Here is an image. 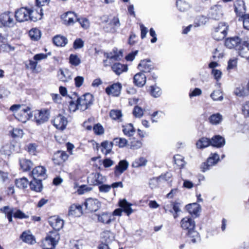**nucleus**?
Here are the masks:
<instances>
[{
    "mask_svg": "<svg viewBox=\"0 0 249 249\" xmlns=\"http://www.w3.org/2000/svg\"><path fill=\"white\" fill-rule=\"evenodd\" d=\"M32 176L35 179L42 180L47 178L46 170L42 166L35 167L32 172Z\"/></svg>",
    "mask_w": 249,
    "mask_h": 249,
    "instance_id": "nucleus-12",
    "label": "nucleus"
},
{
    "mask_svg": "<svg viewBox=\"0 0 249 249\" xmlns=\"http://www.w3.org/2000/svg\"><path fill=\"white\" fill-rule=\"evenodd\" d=\"M150 89L151 94L154 97L157 98L161 94V90L159 87L156 86H153L150 87Z\"/></svg>",
    "mask_w": 249,
    "mask_h": 249,
    "instance_id": "nucleus-54",
    "label": "nucleus"
},
{
    "mask_svg": "<svg viewBox=\"0 0 249 249\" xmlns=\"http://www.w3.org/2000/svg\"><path fill=\"white\" fill-rule=\"evenodd\" d=\"M0 22L4 26L11 27L15 24L14 15L12 13L7 12L2 14L0 16Z\"/></svg>",
    "mask_w": 249,
    "mask_h": 249,
    "instance_id": "nucleus-8",
    "label": "nucleus"
},
{
    "mask_svg": "<svg viewBox=\"0 0 249 249\" xmlns=\"http://www.w3.org/2000/svg\"><path fill=\"white\" fill-rule=\"evenodd\" d=\"M180 227L187 233L196 228V222L193 218L188 216L183 218L180 222Z\"/></svg>",
    "mask_w": 249,
    "mask_h": 249,
    "instance_id": "nucleus-7",
    "label": "nucleus"
},
{
    "mask_svg": "<svg viewBox=\"0 0 249 249\" xmlns=\"http://www.w3.org/2000/svg\"><path fill=\"white\" fill-rule=\"evenodd\" d=\"M211 97L213 101H222L223 99L222 93L220 90L213 91L211 94Z\"/></svg>",
    "mask_w": 249,
    "mask_h": 249,
    "instance_id": "nucleus-52",
    "label": "nucleus"
},
{
    "mask_svg": "<svg viewBox=\"0 0 249 249\" xmlns=\"http://www.w3.org/2000/svg\"><path fill=\"white\" fill-rule=\"evenodd\" d=\"M108 57L115 60H120L123 57V51L121 50L118 51L117 49H114L113 53H111Z\"/></svg>",
    "mask_w": 249,
    "mask_h": 249,
    "instance_id": "nucleus-49",
    "label": "nucleus"
},
{
    "mask_svg": "<svg viewBox=\"0 0 249 249\" xmlns=\"http://www.w3.org/2000/svg\"><path fill=\"white\" fill-rule=\"evenodd\" d=\"M101 150L102 152L104 154L107 155L109 154L111 151L112 143L109 142H104L101 143Z\"/></svg>",
    "mask_w": 249,
    "mask_h": 249,
    "instance_id": "nucleus-45",
    "label": "nucleus"
},
{
    "mask_svg": "<svg viewBox=\"0 0 249 249\" xmlns=\"http://www.w3.org/2000/svg\"><path fill=\"white\" fill-rule=\"evenodd\" d=\"M69 158L68 154L64 151L59 150L54 153L53 160L56 164H60L66 161Z\"/></svg>",
    "mask_w": 249,
    "mask_h": 249,
    "instance_id": "nucleus-21",
    "label": "nucleus"
},
{
    "mask_svg": "<svg viewBox=\"0 0 249 249\" xmlns=\"http://www.w3.org/2000/svg\"><path fill=\"white\" fill-rule=\"evenodd\" d=\"M119 205L127 216L133 213V210L131 208L132 204L128 202L126 199L120 200L119 202Z\"/></svg>",
    "mask_w": 249,
    "mask_h": 249,
    "instance_id": "nucleus-27",
    "label": "nucleus"
},
{
    "mask_svg": "<svg viewBox=\"0 0 249 249\" xmlns=\"http://www.w3.org/2000/svg\"><path fill=\"white\" fill-rule=\"evenodd\" d=\"M98 220L103 224H109L115 219L112 218V215L110 213L104 212L98 215Z\"/></svg>",
    "mask_w": 249,
    "mask_h": 249,
    "instance_id": "nucleus-29",
    "label": "nucleus"
},
{
    "mask_svg": "<svg viewBox=\"0 0 249 249\" xmlns=\"http://www.w3.org/2000/svg\"><path fill=\"white\" fill-rule=\"evenodd\" d=\"M0 211L1 213H4L5 217L7 218L9 222L13 221L12 216L16 218L26 219L28 218V215L18 209H14L9 206H6L0 208Z\"/></svg>",
    "mask_w": 249,
    "mask_h": 249,
    "instance_id": "nucleus-2",
    "label": "nucleus"
},
{
    "mask_svg": "<svg viewBox=\"0 0 249 249\" xmlns=\"http://www.w3.org/2000/svg\"><path fill=\"white\" fill-rule=\"evenodd\" d=\"M43 12L42 9L31 10L30 9V18L31 20L36 21L41 19L42 18Z\"/></svg>",
    "mask_w": 249,
    "mask_h": 249,
    "instance_id": "nucleus-32",
    "label": "nucleus"
},
{
    "mask_svg": "<svg viewBox=\"0 0 249 249\" xmlns=\"http://www.w3.org/2000/svg\"><path fill=\"white\" fill-rule=\"evenodd\" d=\"M61 18L63 20V23L67 26L72 25L78 19L76 15L72 12L66 13L62 15Z\"/></svg>",
    "mask_w": 249,
    "mask_h": 249,
    "instance_id": "nucleus-17",
    "label": "nucleus"
},
{
    "mask_svg": "<svg viewBox=\"0 0 249 249\" xmlns=\"http://www.w3.org/2000/svg\"><path fill=\"white\" fill-rule=\"evenodd\" d=\"M234 5L236 14L239 16H243L246 11L244 1L242 0H236Z\"/></svg>",
    "mask_w": 249,
    "mask_h": 249,
    "instance_id": "nucleus-26",
    "label": "nucleus"
},
{
    "mask_svg": "<svg viewBox=\"0 0 249 249\" xmlns=\"http://www.w3.org/2000/svg\"><path fill=\"white\" fill-rule=\"evenodd\" d=\"M242 17L243 18L244 27L247 30H249V15H244Z\"/></svg>",
    "mask_w": 249,
    "mask_h": 249,
    "instance_id": "nucleus-64",
    "label": "nucleus"
},
{
    "mask_svg": "<svg viewBox=\"0 0 249 249\" xmlns=\"http://www.w3.org/2000/svg\"><path fill=\"white\" fill-rule=\"evenodd\" d=\"M219 160V155L216 153L211 154L208 158L207 161L203 162L201 165V170L203 172H205L209 170L210 168L215 165Z\"/></svg>",
    "mask_w": 249,
    "mask_h": 249,
    "instance_id": "nucleus-6",
    "label": "nucleus"
},
{
    "mask_svg": "<svg viewBox=\"0 0 249 249\" xmlns=\"http://www.w3.org/2000/svg\"><path fill=\"white\" fill-rule=\"evenodd\" d=\"M208 15L210 18L215 20L220 19L223 15L222 7L217 5L212 7Z\"/></svg>",
    "mask_w": 249,
    "mask_h": 249,
    "instance_id": "nucleus-20",
    "label": "nucleus"
},
{
    "mask_svg": "<svg viewBox=\"0 0 249 249\" xmlns=\"http://www.w3.org/2000/svg\"><path fill=\"white\" fill-rule=\"evenodd\" d=\"M186 209L190 214L196 216L198 215V213L201 210L200 205L196 203L186 205Z\"/></svg>",
    "mask_w": 249,
    "mask_h": 249,
    "instance_id": "nucleus-31",
    "label": "nucleus"
},
{
    "mask_svg": "<svg viewBox=\"0 0 249 249\" xmlns=\"http://www.w3.org/2000/svg\"><path fill=\"white\" fill-rule=\"evenodd\" d=\"M122 116V113L120 110H111L110 112V116L113 120H119Z\"/></svg>",
    "mask_w": 249,
    "mask_h": 249,
    "instance_id": "nucleus-57",
    "label": "nucleus"
},
{
    "mask_svg": "<svg viewBox=\"0 0 249 249\" xmlns=\"http://www.w3.org/2000/svg\"><path fill=\"white\" fill-rule=\"evenodd\" d=\"M236 50L240 56L249 59V42L241 41Z\"/></svg>",
    "mask_w": 249,
    "mask_h": 249,
    "instance_id": "nucleus-16",
    "label": "nucleus"
},
{
    "mask_svg": "<svg viewBox=\"0 0 249 249\" xmlns=\"http://www.w3.org/2000/svg\"><path fill=\"white\" fill-rule=\"evenodd\" d=\"M147 163V160L143 157L139 158L132 163V166L134 168H139L141 166H145Z\"/></svg>",
    "mask_w": 249,
    "mask_h": 249,
    "instance_id": "nucleus-44",
    "label": "nucleus"
},
{
    "mask_svg": "<svg viewBox=\"0 0 249 249\" xmlns=\"http://www.w3.org/2000/svg\"><path fill=\"white\" fill-rule=\"evenodd\" d=\"M49 223L50 226L57 231L61 229L64 225V221L57 216H53L49 218Z\"/></svg>",
    "mask_w": 249,
    "mask_h": 249,
    "instance_id": "nucleus-18",
    "label": "nucleus"
},
{
    "mask_svg": "<svg viewBox=\"0 0 249 249\" xmlns=\"http://www.w3.org/2000/svg\"><path fill=\"white\" fill-rule=\"evenodd\" d=\"M133 114L135 117L140 118L143 115V110L141 107L136 106L133 109Z\"/></svg>",
    "mask_w": 249,
    "mask_h": 249,
    "instance_id": "nucleus-56",
    "label": "nucleus"
},
{
    "mask_svg": "<svg viewBox=\"0 0 249 249\" xmlns=\"http://www.w3.org/2000/svg\"><path fill=\"white\" fill-rule=\"evenodd\" d=\"M59 234L57 231H50L45 238L42 241L43 249H53L59 240Z\"/></svg>",
    "mask_w": 249,
    "mask_h": 249,
    "instance_id": "nucleus-3",
    "label": "nucleus"
},
{
    "mask_svg": "<svg viewBox=\"0 0 249 249\" xmlns=\"http://www.w3.org/2000/svg\"><path fill=\"white\" fill-rule=\"evenodd\" d=\"M234 94L239 97H244L247 95L245 87L242 85L237 87L234 91Z\"/></svg>",
    "mask_w": 249,
    "mask_h": 249,
    "instance_id": "nucleus-48",
    "label": "nucleus"
},
{
    "mask_svg": "<svg viewBox=\"0 0 249 249\" xmlns=\"http://www.w3.org/2000/svg\"><path fill=\"white\" fill-rule=\"evenodd\" d=\"M58 79L64 82H67L72 79L71 71L68 69H60L57 72Z\"/></svg>",
    "mask_w": 249,
    "mask_h": 249,
    "instance_id": "nucleus-23",
    "label": "nucleus"
},
{
    "mask_svg": "<svg viewBox=\"0 0 249 249\" xmlns=\"http://www.w3.org/2000/svg\"><path fill=\"white\" fill-rule=\"evenodd\" d=\"M223 120V116L219 113H214L209 118V122L213 125L220 124Z\"/></svg>",
    "mask_w": 249,
    "mask_h": 249,
    "instance_id": "nucleus-34",
    "label": "nucleus"
},
{
    "mask_svg": "<svg viewBox=\"0 0 249 249\" xmlns=\"http://www.w3.org/2000/svg\"><path fill=\"white\" fill-rule=\"evenodd\" d=\"M106 180V178L98 173L91 174L88 178V182L92 185L102 184Z\"/></svg>",
    "mask_w": 249,
    "mask_h": 249,
    "instance_id": "nucleus-15",
    "label": "nucleus"
},
{
    "mask_svg": "<svg viewBox=\"0 0 249 249\" xmlns=\"http://www.w3.org/2000/svg\"><path fill=\"white\" fill-rule=\"evenodd\" d=\"M211 145L210 140L207 138L203 137L200 139L196 143L197 148H204Z\"/></svg>",
    "mask_w": 249,
    "mask_h": 249,
    "instance_id": "nucleus-41",
    "label": "nucleus"
},
{
    "mask_svg": "<svg viewBox=\"0 0 249 249\" xmlns=\"http://www.w3.org/2000/svg\"><path fill=\"white\" fill-rule=\"evenodd\" d=\"M242 111L245 116L249 117V101H246L243 104Z\"/></svg>",
    "mask_w": 249,
    "mask_h": 249,
    "instance_id": "nucleus-59",
    "label": "nucleus"
},
{
    "mask_svg": "<svg viewBox=\"0 0 249 249\" xmlns=\"http://www.w3.org/2000/svg\"><path fill=\"white\" fill-rule=\"evenodd\" d=\"M93 100L92 95L89 93L81 96L77 100L78 109L85 111L93 104Z\"/></svg>",
    "mask_w": 249,
    "mask_h": 249,
    "instance_id": "nucleus-4",
    "label": "nucleus"
},
{
    "mask_svg": "<svg viewBox=\"0 0 249 249\" xmlns=\"http://www.w3.org/2000/svg\"><path fill=\"white\" fill-rule=\"evenodd\" d=\"M123 131L125 136H132L135 133V129L132 124H126L123 126Z\"/></svg>",
    "mask_w": 249,
    "mask_h": 249,
    "instance_id": "nucleus-40",
    "label": "nucleus"
},
{
    "mask_svg": "<svg viewBox=\"0 0 249 249\" xmlns=\"http://www.w3.org/2000/svg\"><path fill=\"white\" fill-rule=\"evenodd\" d=\"M210 142L211 145L217 147L223 146L225 144L224 139L219 135H216L212 138Z\"/></svg>",
    "mask_w": 249,
    "mask_h": 249,
    "instance_id": "nucleus-33",
    "label": "nucleus"
},
{
    "mask_svg": "<svg viewBox=\"0 0 249 249\" xmlns=\"http://www.w3.org/2000/svg\"><path fill=\"white\" fill-rule=\"evenodd\" d=\"M54 44L57 46L63 47L68 43V39L66 37L57 35L54 37L53 39Z\"/></svg>",
    "mask_w": 249,
    "mask_h": 249,
    "instance_id": "nucleus-35",
    "label": "nucleus"
},
{
    "mask_svg": "<svg viewBox=\"0 0 249 249\" xmlns=\"http://www.w3.org/2000/svg\"><path fill=\"white\" fill-rule=\"evenodd\" d=\"M120 25L119 18L117 17H114L108 23L105 24L103 28L106 32L115 33Z\"/></svg>",
    "mask_w": 249,
    "mask_h": 249,
    "instance_id": "nucleus-11",
    "label": "nucleus"
},
{
    "mask_svg": "<svg viewBox=\"0 0 249 249\" xmlns=\"http://www.w3.org/2000/svg\"><path fill=\"white\" fill-rule=\"evenodd\" d=\"M122 89V85L119 83H114L106 89V92L108 95L118 96Z\"/></svg>",
    "mask_w": 249,
    "mask_h": 249,
    "instance_id": "nucleus-19",
    "label": "nucleus"
},
{
    "mask_svg": "<svg viewBox=\"0 0 249 249\" xmlns=\"http://www.w3.org/2000/svg\"><path fill=\"white\" fill-rule=\"evenodd\" d=\"M129 166V162L126 160H120L118 164L114 168V175L116 177L120 176Z\"/></svg>",
    "mask_w": 249,
    "mask_h": 249,
    "instance_id": "nucleus-22",
    "label": "nucleus"
},
{
    "mask_svg": "<svg viewBox=\"0 0 249 249\" xmlns=\"http://www.w3.org/2000/svg\"><path fill=\"white\" fill-rule=\"evenodd\" d=\"M91 190V188L88 187L87 185H83L78 188L77 192L79 195H83L90 191Z\"/></svg>",
    "mask_w": 249,
    "mask_h": 249,
    "instance_id": "nucleus-60",
    "label": "nucleus"
},
{
    "mask_svg": "<svg viewBox=\"0 0 249 249\" xmlns=\"http://www.w3.org/2000/svg\"><path fill=\"white\" fill-rule=\"evenodd\" d=\"M84 46V41L80 38L76 39L73 42V48L75 49L82 48Z\"/></svg>",
    "mask_w": 249,
    "mask_h": 249,
    "instance_id": "nucleus-63",
    "label": "nucleus"
},
{
    "mask_svg": "<svg viewBox=\"0 0 249 249\" xmlns=\"http://www.w3.org/2000/svg\"><path fill=\"white\" fill-rule=\"evenodd\" d=\"M12 135L14 137H22L23 135V132L20 128H15L12 130Z\"/></svg>",
    "mask_w": 249,
    "mask_h": 249,
    "instance_id": "nucleus-61",
    "label": "nucleus"
},
{
    "mask_svg": "<svg viewBox=\"0 0 249 249\" xmlns=\"http://www.w3.org/2000/svg\"><path fill=\"white\" fill-rule=\"evenodd\" d=\"M35 120L37 124H40L47 122L49 118V113L47 110H36L34 114Z\"/></svg>",
    "mask_w": 249,
    "mask_h": 249,
    "instance_id": "nucleus-13",
    "label": "nucleus"
},
{
    "mask_svg": "<svg viewBox=\"0 0 249 249\" xmlns=\"http://www.w3.org/2000/svg\"><path fill=\"white\" fill-rule=\"evenodd\" d=\"M10 109L14 112L16 118L22 123H26L32 116L31 109L28 107L20 105H14Z\"/></svg>",
    "mask_w": 249,
    "mask_h": 249,
    "instance_id": "nucleus-1",
    "label": "nucleus"
},
{
    "mask_svg": "<svg viewBox=\"0 0 249 249\" xmlns=\"http://www.w3.org/2000/svg\"><path fill=\"white\" fill-rule=\"evenodd\" d=\"M15 17L17 21L22 22L27 21L30 18V9L22 7L15 12Z\"/></svg>",
    "mask_w": 249,
    "mask_h": 249,
    "instance_id": "nucleus-9",
    "label": "nucleus"
},
{
    "mask_svg": "<svg viewBox=\"0 0 249 249\" xmlns=\"http://www.w3.org/2000/svg\"><path fill=\"white\" fill-rule=\"evenodd\" d=\"M113 142L119 147H124L126 145L127 143V141L122 138H116L113 140Z\"/></svg>",
    "mask_w": 249,
    "mask_h": 249,
    "instance_id": "nucleus-55",
    "label": "nucleus"
},
{
    "mask_svg": "<svg viewBox=\"0 0 249 249\" xmlns=\"http://www.w3.org/2000/svg\"><path fill=\"white\" fill-rule=\"evenodd\" d=\"M29 36L33 40L37 41L41 37L40 31L37 28L31 29L29 33Z\"/></svg>",
    "mask_w": 249,
    "mask_h": 249,
    "instance_id": "nucleus-43",
    "label": "nucleus"
},
{
    "mask_svg": "<svg viewBox=\"0 0 249 249\" xmlns=\"http://www.w3.org/2000/svg\"><path fill=\"white\" fill-rule=\"evenodd\" d=\"M187 234L190 238L191 241L194 243L199 240V233L195 229L187 233Z\"/></svg>",
    "mask_w": 249,
    "mask_h": 249,
    "instance_id": "nucleus-51",
    "label": "nucleus"
},
{
    "mask_svg": "<svg viewBox=\"0 0 249 249\" xmlns=\"http://www.w3.org/2000/svg\"><path fill=\"white\" fill-rule=\"evenodd\" d=\"M112 69L114 72L119 75L123 72L126 71L128 69L126 65L117 63L112 66Z\"/></svg>",
    "mask_w": 249,
    "mask_h": 249,
    "instance_id": "nucleus-36",
    "label": "nucleus"
},
{
    "mask_svg": "<svg viewBox=\"0 0 249 249\" xmlns=\"http://www.w3.org/2000/svg\"><path fill=\"white\" fill-rule=\"evenodd\" d=\"M146 77L142 72L136 74L134 76V83L139 87H142L146 83Z\"/></svg>",
    "mask_w": 249,
    "mask_h": 249,
    "instance_id": "nucleus-28",
    "label": "nucleus"
},
{
    "mask_svg": "<svg viewBox=\"0 0 249 249\" xmlns=\"http://www.w3.org/2000/svg\"><path fill=\"white\" fill-rule=\"evenodd\" d=\"M228 26L225 22H220L216 26L213 32V38L216 40H220L225 38L227 34Z\"/></svg>",
    "mask_w": 249,
    "mask_h": 249,
    "instance_id": "nucleus-5",
    "label": "nucleus"
},
{
    "mask_svg": "<svg viewBox=\"0 0 249 249\" xmlns=\"http://www.w3.org/2000/svg\"><path fill=\"white\" fill-rule=\"evenodd\" d=\"M241 41V39L238 36L229 37L226 39L225 45L229 49L236 48V49Z\"/></svg>",
    "mask_w": 249,
    "mask_h": 249,
    "instance_id": "nucleus-24",
    "label": "nucleus"
},
{
    "mask_svg": "<svg viewBox=\"0 0 249 249\" xmlns=\"http://www.w3.org/2000/svg\"><path fill=\"white\" fill-rule=\"evenodd\" d=\"M176 5L179 10L182 12L187 10L190 7L189 4L187 2L182 0H178Z\"/></svg>",
    "mask_w": 249,
    "mask_h": 249,
    "instance_id": "nucleus-47",
    "label": "nucleus"
},
{
    "mask_svg": "<svg viewBox=\"0 0 249 249\" xmlns=\"http://www.w3.org/2000/svg\"><path fill=\"white\" fill-rule=\"evenodd\" d=\"M237 60L236 58L231 59L228 63L227 69L230 70L233 69L237 66Z\"/></svg>",
    "mask_w": 249,
    "mask_h": 249,
    "instance_id": "nucleus-62",
    "label": "nucleus"
},
{
    "mask_svg": "<svg viewBox=\"0 0 249 249\" xmlns=\"http://www.w3.org/2000/svg\"><path fill=\"white\" fill-rule=\"evenodd\" d=\"M85 205L90 212H96L100 208L101 204L98 199L89 198L86 200Z\"/></svg>",
    "mask_w": 249,
    "mask_h": 249,
    "instance_id": "nucleus-14",
    "label": "nucleus"
},
{
    "mask_svg": "<svg viewBox=\"0 0 249 249\" xmlns=\"http://www.w3.org/2000/svg\"><path fill=\"white\" fill-rule=\"evenodd\" d=\"M42 180L35 179L31 181L30 183V188L36 192H40L42 188Z\"/></svg>",
    "mask_w": 249,
    "mask_h": 249,
    "instance_id": "nucleus-38",
    "label": "nucleus"
},
{
    "mask_svg": "<svg viewBox=\"0 0 249 249\" xmlns=\"http://www.w3.org/2000/svg\"><path fill=\"white\" fill-rule=\"evenodd\" d=\"M14 149V146L11 143H7L3 145L1 149V151L3 154L10 155Z\"/></svg>",
    "mask_w": 249,
    "mask_h": 249,
    "instance_id": "nucleus-46",
    "label": "nucleus"
},
{
    "mask_svg": "<svg viewBox=\"0 0 249 249\" xmlns=\"http://www.w3.org/2000/svg\"><path fill=\"white\" fill-rule=\"evenodd\" d=\"M141 72H150L153 69L150 60H143L141 61L138 66Z\"/></svg>",
    "mask_w": 249,
    "mask_h": 249,
    "instance_id": "nucleus-25",
    "label": "nucleus"
},
{
    "mask_svg": "<svg viewBox=\"0 0 249 249\" xmlns=\"http://www.w3.org/2000/svg\"><path fill=\"white\" fill-rule=\"evenodd\" d=\"M174 161L175 164L179 168L183 167L185 164L183 157L180 155H176L174 156Z\"/></svg>",
    "mask_w": 249,
    "mask_h": 249,
    "instance_id": "nucleus-53",
    "label": "nucleus"
},
{
    "mask_svg": "<svg viewBox=\"0 0 249 249\" xmlns=\"http://www.w3.org/2000/svg\"><path fill=\"white\" fill-rule=\"evenodd\" d=\"M26 149L30 154L35 155L36 152V145L35 143H29L26 146Z\"/></svg>",
    "mask_w": 249,
    "mask_h": 249,
    "instance_id": "nucleus-58",
    "label": "nucleus"
},
{
    "mask_svg": "<svg viewBox=\"0 0 249 249\" xmlns=\"http://www.w3.org/2000/svg\"><path fill=\"white\" fill-rule=\"evenodd\" d=\"M21 168L24 171L29 170L33 166V162L29 160L22 158L19 160Z\"/></svg>",
    "mask_w": 249,
    "mask_h": 249,
    "instance_id": "nucleus-37",
    "label": "nucleus"
},
{
    "mask_svg": "<svg viewBox=\"0 0 249 249\" xmlns=\"http://www.w3.org/2000/svg\"><path fill=\"white\" fill-rule=\"evenodd\" d=\"M69 62L72 65L77 66L81 63V61L77 55L71 54L69 57Z\"/></svg>",
    "mask_w": 249,
    "mask_h": 249,
    "instance_id": "nucleus-50",
    "label": "nucleus"
},
{
    "mask_svg": "<svg viewBox=\"0 0 249 249\" xmlns=\"http://www.w3.org/2000/svg\"><path fill=\"white\" fill-rule=\"evenodd\" d=\"M82 213V207L80 205L73 204L71 205L69 210V215L74 216H80Z\"/></svg>",
    "mask_w": 249,
    "mask_h": 249,
    "instance_id": "nucleus-30",
    "label": "nucleus"
},
{
    "mask_svg": "<svg viewBox=\"0 0 249 249\" xmlns=\"http://www.w3.org/2000/svg\"><path fill=\"white\" fill-rule=\"evenodd\" d=\"M15 184L17 187L20 189H25L27 187L29 184V181L26 178H22L16 179Z\"/></svg>",
    "mask_w": 249,
    "mask_h": 249,
    "instance_id": "nucleus-42",
    "label": "nucleus"
},
{
    "mask_svg": "<svg viewBox=\"0 0 249 249\" xmlns=\"http://www.w3.org/2000/svg\"><path fill=\"white\" fill-rule=\"evenodd\" d=\"M68 122L67 118L61 114L55 116L52 120L53 125L57 129L62 130L66 128Z\"/></svg>",
    "mask_w": 249,
    "mask_h": 249,
    "instance_id": "nucleus-10",
    "label": "nucleus"
},
{
    "mask_svg": "<svg viewBox=\"0 0 249 249\" xmlns=\"http://www.w3.org/2000/svg\"><path fill=\"white\" fill-rule=\"evenodd\" d=\"M22 241L30 244H33L36 242L34 236L27 232H23L20 236Z\"/></svg>",
    "mask_w": 249,
    "mask_h": 249,
    "instance_id": "nucleus-39",
    "label": "nucleus"
}]
</instances>
